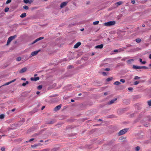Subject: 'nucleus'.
Masks as SVG:
<instances>
[{
    "label": "nucleus",
    "instance_id": "1",
    "mask_svg": "<svg viewBox=\"0 0 151 151\" xmlns=\"http://www.w3.org/2000/svg\"><path fill=\"white\" fill-rule=\"evenodd\" d=\"M128 128H126L120 130L118 133V135H121L125 134L128 130Z\"/></svg>",
    "mask_w": 151,
    "mask_h": 151
},
{
    "label": "nucleus",
    "instance_id": "2",
    "mask_svg": "<svg viewBox=\"0 0 151 151\" xmlns=\"http://www.w3.org/2000/svg\"><path fill=\"white\" fill-rule=\"evenodd\" d=\"M116 22L114 21H111L106 22L104 23V25L106 26H109L114 25Z\"/></svg>",
    "mask_w": 151,
    "mask_h": 151
},
{
    "label": "nucleus",
    "instance_id": "3",
    "mask_svg": "<svg viewBox=\"0 0 151 151\" xmlns=\"http://www.w3.org/2000/svg\"><path fill=\"white\" fill-rule=\"evenodd\" d=\"M16 37L17 35H15L14 36H11L9 37L8 39L7 43H6V45H9L10 43V42Z\"/></svg>",
    "mask_w": 151,
    "mask_h": 151
},
{
    "label": "nucleus",
    "instance_id": "4",
    "mask_svg": "<svg viewBox=\"0 0 151 151\" xmlns=\"http://www.w3.org/2000/svg\"><path fill=\"white\" fill-rule=\"evenodd\" d=\"M40 50H36L32 52L31 53V56L30 57H31L32 56H34L37 55L38 53L40 51Z\"/></svg>",
    "mask_w": 151,
    "mask_h": 151
},
{
    "label": "nucleus",
    "instance_id": "5",
    "mask_svg": "<svg viewBox=\"0 0 151 151\" xmlns=\"http://www.w3.org/2000/svg\"><path fill=\"white\" fill-rule=\"evenodd\" d=\"M44 39V37H40L37 39H36V40H35V41H34L32 43V44H33L36 42H37L38 41H39V40H42Z\"/></svg>",
    "mask_w": 151,
    "mask_h": 151
},
{
    "label": "nucleus",
    "instance_id": "6",
    "mask_svg": "<svg viewBox=\"0 0 151 151\" xmlns=\"http://www.w3.org/2000/svg\"><path fill=\"white\" fill-rule=\"evenodd\" d=\"M27 70V68L26 67H24L21 69L19 71V73H23L25 72Z\"/></svg>",
    "mask_w": 151,
    "mask_h": 151
},
{
    "label": "nucleus",
    "instance_id": "7",
    "mask_svg": "<svg viewBox=\"0 0 151 151\" xmlns=\"http://www.w3.org/2000/svg\"><path fill=\"white\" fill-rule=\"evenodd\" d=\"M62 105L61 104H60L59 105L56 106L54 109V111H57L59 109H60Z\"/></svg>",
    "mask_w": 151,
    "mask_h": 151
},
{
    "label": "nucleus",
    "instance_id": "8",
    "mask_svg": "<svg viewBox=\"0 0 151 151\" xmlns=\"http://www.w3.org/2000/svg\"><path fill=\"white\" fill-rule=\"evenodd\" d=\"M40 79L39 77H37L35 78L32 77L30 78V80L32 81H37L38 80Z\"/></svg>",
    "mask_w": 151,
    "mask_h": 151
},
{
    "label": "nucleus",
    "instance_id": "9",
    "mask_svg": "<svg viewBox=\"0 0 151 151\" xmlns=\"http://www.w3.org/2000/svg\"><path fill=\"white\" fill-rule=\"evenodd\" d=\"M117 99V98H115L111 100L108 103V104L109 105H110L114 103L115 101Z\"/></svg>",
    "mask_w": 151,
    "mask_h": 151
},
{
    "label": "nucleus",
    "instance_id": "10",
    "mask_svg": "<svg viewBox=\"0 0 151 151\" xmlns=\"http://www.w3.org/2000/svg\"><path fill=\"white\" fill-rule=\"evenodd\" d=\"M81 44L80 42H79L76 43L74 46V48H77Z\"/></svg>",
    "mask_w": 151,
    "mask_h": 151
},
{
    "label": "nucleus",
    "instance_id": "11",
    "mask_svg": "<svg viewBox=\"0 0 151 151\" xmlns=\"http://www.w3.org/2000/svg\"><path fill=\"white\" fill-rule=\"evenodd\" d=\"M68 2H64L61 3L60 7L61 8H62L65 6L67 4Z\"/></svg>",
    "mask_w": 151,
    "mask_h": 151
},
{
    "label": "nucleus",
    "instance_id": "12",
    "mask_svg": "<svg viewBox=\"0 0 151 151\" xmlns=\"http://www.w3.org/2000/svg\"><path fill=\"white\" fill-rule=\"evenodd\" d=\"M103 44H101L100 45H98L95 47V48L96 49H101L103 48Z\"/></svg>",
    "mask_w": 151,
    "mask_h": 151
},
{
    "label": "nucleus",
    "instance_id": "13",
    "mask_svg": "<svg viewBox=\"0 0 151 151\" xmlns=\"http://www.w3.org/2000/svg\"><path fill=\"white\" fill-rule=\"evenodd\" d=\"M23 2L26 4H27L28 3L31 4L32 2V0L29 1V0H24Z\"/></svg>",
    "mask_w": 151,
    "mask_h": 151
},
{
    "label": "nucleus",
    "instance_id": "14",
    "mask_svg": "<svg viewBox=\"0 0 151 151\" xmlns=\"http://www.w3.org/2000/svg\"><path fill=\"white\" fill-rule=\"evenodd\" d=\"M26 16V13H23L21 14L20 16V17L22 18H23L25 17Z\"/></svg>",
    "mask_w": 151,
    "mask_h": 151
},
{
    "label": "nucleus",
    "instance_id": "15",
    "mask_svg": "<svg viewBox=\"0 0 151 151\" xmlns=\"http://www.w3.org/2000/svg\"><path fill=\"white\" fill-rule=\"evenodd\" d=\"M123 3V2L122 1H119L115 3V4L117 6H119L122 4Z\"/></svg>",
    "mask_w": 151,
    "mask_h": 151
},
{
    "label": "nucleus",
    "instance_id": "16",
    "mask_svg": "<svg viewBox=\"0 0 151 151\" xmlns=\"http://www.w3.org/2000/svg\"><path fill=\"white\" fill-rule=\"evenodd\" d=\"M140 66L134 65L133 66V68L134 69H140Z\"/></svg>",
    "mask_w": 151,
    "mask_h": 151
},
{
    "label": "nucleus",
    "instance_id": "17",
    "mask_svg": "<svg viewBox=\"0 0 151 151\" xmlns=\"http://www.w3.org/2000/svg\"><path fill=\"white\" fill-rule=\"evenodd\" d=\"M120 84H121V83L118 81H115L114 83V85H119Z\"/></svg>",
    "mask_w": 151,
    "mask_h": 151
},
{
    "label": "nucleus",
    "instance_id": "18",
    "mask_svg": "<svg viewBox=\"0 0 151 151\" xmlns=\"http://www.w3.org/2000/svg\"><path fill=\"white\" fill-rule=\"evenodd\" d=\"M141 41V39L140 38H137L135 40V41L137 43L140 42Z\"/></svg>",
    "mask_w": 151,
    "mask_h": 151
},
{
    "label": "nucleus",
    "instance_id": "19",
    "mask_svg": "<svg viewBox=\"0 0 151 151\" xmlns=\"http://www.w3.org/2000/svg\"><path fill=\"white\" fill-rule=\"evenodd\" d=\"M50 149L49 148H47L43 149L40 151H50Z\"/></svg>",
    "mask_w": 151,
    "mask_h": 151
},
{
    "label": "nucleus",
    "instance_id": "20",
    "mask_svg": "<svg viewBox=\"0 0 151 151\" xmlns=\"http://www.w3.org/2000/svg\"><path fill=\"white\" fill-rule=\"evenodd\" d=\"M134 61V60L132 59H130L128 60L127 61V63L129 64H130L132 62H133Z\"/></svg>",
    "mask_w": 151,
    "mask_h": 151
},
{
    "label": "nucleus",
    "instance_id": "21",
    "mask_svg": "<svg viewBox=\"0 0 151 151\" xmlns=\"http://www.w3.org/2000/svg\"><path fill=\"white\" fill-rule=\"evenodd\" d=\"M55 122L54 120H52L49 121L48 122V124H52L54 123Z\"/></svg>",
    "mask_w": 151,
    "mask_h": 151
},
{
    "label": "nucleus",
    "instance_id": "22",
    "mask_svg": "<svg viewBox=\"0 0 151 151\" xmlns=\"http://www.w3.org/2000/svg\"><path fill=\"white\" fill-rule=\"evenodd\" d=\"M99 23V21H96L94 22L93 23V24L94 25H96L98 24Z\"/></svg>",
    "mask_w": 151,
    "mask_h": 151
},
{
    "label": "nucleus",
    "instance_id": "23",
    "mask_svg": "<svg viewBox=\"0 0 151 151\" xmlns=\"http://www.w3.org/2000/svg\"><path fill=\"white\" fill-rule=\"evenodd\" d=\"M23 8L24 9H26V10H27L29 9V7L28 6L25 5L23 6Z\"/></svg>",
    "mask_w": 151,
    "mask_h": 151
},
{
    "label": "nucleus",
    "instance_id": "24",
    "mask_svg": "<svg viewBox=\"0 0 151 151\" xmlns=\"http://www.w3.org/2000/svg\"><path fill=\"white\" fill-rule=\"evenodd\" d=\"M4 115L3 114H1L0 115V119H3L4 118Z\"/></svg>",
    "mask_w": 151,
    "mask_h": 151
},
{
    "label": "nucleus",
    "instance_id": "25",
    "mask_svg": "<svg viewBox=\"0 0 151 151\" xmlns=\"http://www.w3.org/2000/svg\"><path fill=\"white\" fill-rule=\"evenodd\" d=\"M42 85H40L38 86L37 88L38 90H40L42 88Z\"/></svg>",
    "mask_w": 151,
    "mask_h": 151
},
{
    "label": "nucleus",
    "instance_id": "26",
    "mask_svg": "<svg viewBox=\"0 0 151 151\" xmlns=\"http://www.w3.org/2000/svg\"><path fill=\"white\" fill-rule=\"evenodd\" d=\"M112 79V78H110V77H109V78H108L107 79H106V81H110Z\"/></svg>",
    "mask_w": 151,
    "mask_h": 151
},
{
    "label": "nucleus",
    "instance_id": "27",
    "mask_svg": "<svg viewBox=\"0 0 151 151\" xmlns=\"http://www.w3.org/2000/svg\"><path fill=\"white\" fill-rule=\"evenodd\" d=\"M147 103L149 106H151V100L148 101Z\"/></svg>",
    "mask_w": 151,
    "mask_h": 151
},
{
    "label": "nucleus",
    "instance_id": "28",
    "mask_svg": "<svg viewBox=\"0 0 151 151\" xmlns=\"http://www.w3.org/2000/svg\"><path fill=\"white\" fill-rule=\"evenodd\" d=\"M21 60V58L20 57H19L17 58L16 59V60L18 61H20Z\"/></svg>",
    "mask_w": 151,
    "mask_h": 151
},
{
    "label": "nucleus",
    "instance_id": "29",
    "mask_svg": "<svg viewBox=\"0 0 151 151\" xmlns=\"http://www.w3.org/2000/svg\"><path fill=\"white\" fill-rule=\"evenodd\" d=\"M140 78L139 77H138V76H135L134 78V79L135 80H138Z\"/></svg>",
    "mask_w": 151,
    "mask_h": 151
},
{
    "label": "nucleus",
    "instance_id": "30",
    "mask_svg": "<svg viewBox=\"0 0 151 151\" xmlns=\"http://www.w3.org/2000/svg\"><path fill=\"white\" fill-rule=\"evenodd\" d=\"M147 67L145 66H140V69H147Z\"/></svg>",
    "mask_w": 151,
    "mask_h": 151
},
{
    "label": "nucleus",
    "instance_id": "31",
    "mask_svg": "<svg viewBox=\"0 0 151 151\" xmlns=\"http://www.w3.org/2000/svg\"><path fill=\"white\" fill-rule=\"evenodd\" d=\"M140 149V147L139 146H137L135 148V150L136 151H138Z\"/></svg>",
    "mask_w": 151,
    "mask_h": 151
},
{
    "label": "nucleus",
    "instance_id": "32",
    "mask_svg": "<svg viewBox=\"0 0 151 151\" xmlns=\"http://www.w3.org/2000/svg\"><path fill=\"white\" fill-rule=\"evenodd\" d=\"M9 9V8L8 7L4 9V11L5 12H8Z\"/></svg>",
    "mask_w": 151,
    "mask_h": 151
},
{
    "label": "nucleus",
    "instance_id": "33",
    "mask_svg": "<svg viewBox=\"0 0 151 151\" xmlns=\"http://www.w3.org/2000/svg\"><path fill=\"white\" fill-rule=\"evenodd\" d=\"M139 82L138 81H135L134 82V85H137L139 84Z\"/></svg>",
    "mask_w": 151,
    "mask_h": 151
},
{
    "label": "nucleus",
    "instance_id": "34",
    "mask_svg": "<svg viewBox=\"0 0 151 151\" xmlns=\"http://www.w3.org/2000/svg\"><path fill=\"white\" fill-rule=\"evenodd\" d=\"M11 83L10 81V82H7V83H5L4 85L3 86H4L8 85H9V84H10Z\"/></svg>",
    "mask_w": 151,
    "mask_h": 151
},
{
    "label": "nucleus",
    "instance_id": "35",
    "mask_svg": "<svg viewBox=\"0 0 151 151\" xmlns=\"http://www.w3.org/2000/svg\"><path fill=\"white\" fill-rule=\"evenodd\" d=\"M11 0H7L6 2V4H8L9 3L11 2Z\"/></svg>",
    "mask_w": 151,
    "mask_h": 151
},
{
    "label": "nucleus",
    "instance_id": "36",
    "mask_svg": "<svg viewBox=\"0 0 151 151\" xmlns=\"http://www.w3.org/2000/svg\"><path fill=\"white\" fill-rule=\"evenodd\" d=\"M120 81L123 83H124L125 82V80L123 79H121Z\"/></svg>",
    "mask_w": 151,
    "mask_h": 151
},
{
    "label": "nucleus",
    "instance_id": "37",
    "mask_svg": "<svg viewBox=\"0 0 151 151\" xmlns=\"http://www.w3.org/2000/svg\"><path fill=\"white\" fill-rule=\"evenodd\" d=\"M102 74L104 76H106L107 75L106 73L104 72H103L102 73Z\"/></svg>",
    "mask_w": 151,
    "mask_h": 151
},
{
    "label": "nucleus",
    "instance_id": "38",
    "mask_svg": "<svg viewBox=\"0 0 151 151\" xmlns=\"http://www.w3.org/2000/svg\"><path fill=\"white\" fill-rule=\"evenodd\" d=\"M110 70V69L109 68H105L104 70L106 71H109Z\"/></svg>",
    "mask_w": 151,
    "mask_h": 151
},
{
    "label": "nucleus",
    "instance_id": "39",
    "mask_svg": "<svg viewBox=\"0 0 151 151\" xmlns=\"http://www.w3.org/2000/svg\"><path fill=\"white\" fill-rule=\"evenodd\" d=\"M1 150L2 151H4L5 150V148L4 147H1Z\"/></svg>",
    "mask_w": 151,
    "mask_h": 151
},
{
    "label": "nucleus",
    "instance_id": "40",
    "mask_svg": "<svg viewBox=\"0 0 151 151\" xmlns=\"http://www.w3.org/2000/svg\"><path fill=\"white\" fill-rule=\"evenodd\" d=\"M128 89L129 91H132L133 90V88L132 87L128 88Z\"/></svg>",
    "mask_w": 151,
    "mask_h": 151
},
{
    "label": "nucleus",
    "instance_id": "41",
    "mask_svg": "<svg viewBox=\"0 0 151 151\" xmlns=\"http://www.w3.org/2000/svg\"><path fill=\"white\" fill-rule=\"evenodd\" d=\"M34 138H31L29 140V142H31V141H33V140H34Z\"/></svg>",
    "mask_w": 151,
    "mask_h": 151
},
{
    "label": "nucleus",
    "instance_id": "42",
    "mask_svg": "<svg viewBox=\"0 0 151 151\" xmlns=\"http://www.w3.org/2000/svg\"><path fill=\"white\" fill-rule=\"evenodd\" d=\"M15 109H12L11 111H9V112H10L11 111L13 112V111H15Z\"/></svg>",
    "mask_w": 151,
    "mask_h": 151
},
{
    "label": "nucleus",
    "instance_id": "43",
    "mask_svg": "<svg viewBox=\"0 0 151 151\" xmlns=\"http://www.w3.org/2000/svg\"><path fill=\"white\" fill-rule=\"evenodd\" d=\"M131 3L133 4H134L135 3L134 0H131Z\"/></svg>",
    "mask_w": 151,
    "mask_h": 151
},
{
    "label": "nucleus",
    "instance_id": "44",
    "mask_svg": "<svg viewBox=\"0 0 151 151\" xmlns=\"http://www.w3.org/2000/svg\"><path fill=\"white\" fill-rule=\"evenodd\" d=\"M21 80L23 81H26V79L25 78H21Z\"/></svg>",
    "mask_w": 151,
    "mask_h": 151
},
{
    "label": "nucleus",
    "instance_id": "45",
    "mask_svg": "<svg viewBox=\"0 0 151 151\" xmlns=\"http://www.w3.org/2000/svg\"><path fill=\"white\" fill-rule=\"evenodd\" d=\"M54 99L56 100H54V101H55V102H57V101H59L58 99H56L55 98Z\"/></svg>",
    "mask_w": 151,
    "mask_h": 151
},
{
    "label": "nucleus",
    "instance_id": "46",
    "mask_svg": "<svg viewBox=\"0 0 151 151\" xmlns=\"http://www.w3.org/2000/svg\"><path fill=\"white\" fill-rule=\"evenodd\" d=\"M16 79H14V80H12V81H10V82H11V83H13V82H14L15 81H16Z\"/></svg>",
    "mask_w": 151,
    "mask_h": 151
},
{
    "label": "nucleus",
    "instance_id": "47",
    "mask_svg": "<svg viewBox=\"0 0 151 151\" xmlns=\"http://www.w3.org/2000/svg\"><path fill=\"white\" fill-rule=\"evenodd\" d=\"M26 85V83H23L22 84V86H25Z\"/></svg>",
    "mask_w": 151,
    "mask_h": 151
},
{
    "label": "nucleus",
    "instance_id": "48",
    "mask_svg": "<svg viewBox=\"0 0 151 151\" xmlns=\"http://www.w3.org/2000/svg\"><path fill=\"white\" fill-rule=\"evenodd\" d=\"M146 63V62L145 61H142V62L141 63L143 64H145V63Z\"/></svg>",
    "mask_w": 151,
    "mask_h": 151
},
{
    "label": "nucleus",
    "instance_id": "49",
    "mask_svg": "<svg viewBox=\"0 0 151 151\" xmlns=\"http://www.w3.org/2000/svg\"><path fill=\"white\" fill-rule=\"evenodd\" d=\"M57 150V148H54L52 149V150L53 151H55V150Z\"/></svg>",
    "mask_w": 151,
    "mask_h": 151
},
{
    "label": "nucleus",
    "instance_id": "50",
    "mask_svg": "<svg viewBox=\"0 0 151 151\" xmlns=\"http://www.w3.org/2000/svg\"><path fill=\"white\" fill-rule=\"evenodd\" d=\"M45 106H42V108H41V110H43L45 108Z\"/></svg>",
    "mask_w": 151,
    "mask_h": 151
},
{
    "label": "nucleus",
    "instance_id": "51",
    "mask_svg": "<svg viewBox=\"0 0 151 151\" xmlns=\"http://www.w3.org/2000/svg\"><path fill=\"white\" fill-rule=\"evenodd\" d=\"M72 66L71 65H70L68 66V67L69 68H72Z\"/></svg>",
    "mask_w": 151,
    "mask_h": 151
},
{
    "label": "nucleus",
    "instance_id": "52",
    "mask_svg": "<svg viewBox=\"0 0 151 151\" xmlns=\"http://www.w3.org/2000/svg\"><path fill=\"white\" fill-rule=\"evenodd\" d=\"M139 61L140 62L142 63V59H141V58L139 59Z\"/></svg>",
    "mask_w": 151,
    "mask_h": 151
},
{
    "label": "nucleus",
    "instance_id": "53",
    "mask_svg": "<svg viewBox=\"0 0 151 151\" xmlns=\"http://www.w3.org/2000/svg\"><path fill=\"white\" fill-rule=\"evenodd\" d=\"M114 52H118V50H114Z\"/></svg>",
    "mask_w": 151,
    "mask_h": 151
},
{
    "label": "nucleus",
    "instance_id": "54",
    "mask_svg": "<svg viewBox=\"0 0 151 151\" xmlns=\"http://www.w3.org/2000/svg\"><path fill=\"white\" fill-rule=\"evenodd\" d=\"M27 85L29 83V82L28 81H26L25 83Z\"/></svg>",
    "mask_w": 151,
    "mask_h": 151
},
{
    "label": "nucleus",
    "instance_id": "55",
    "mask_svg": "<svg viewBox=\"0 0 151 151\" xmlns=\"http://www.w3.org/2000/svg\"><path fill=\"white\" fill-rule=\"evenodd\" d=\"M84 30V28H82V29H81L80 30L81 31H83Z\"/></svg>",
    "mask_w": 151,
    "mask_h": 151
},
{
    "label": "nucleus",
    "instance_id": "56",
    "mask_svg": "<svg viewBox=\"0 0 151 151\" xmlns=\"http://www.w3.org/2000/svg\"><path fill=\"white\" fill-rule=\"evenodd\" d=\"M40 92L39 91H37L36 93V94H38L40 93Z\"/></svg>",
    "mask_w": 151,
    "mask_h": 151
},
{
    "label": "nucleus",
    "instance_id": "57",
    "mask_svg": "<svg viewBox=\"0 0 151 151\" xmlns=\"http://www.w3.org/2000/svg\"><path fill=\"white\" fill-rule=\"evenodd\" d=\"M149 58L151 59V54H150V55H149Z\"/></svg>",
    "mask_w": 151,
    "mask_h": 151
},
{
    "label": "nucleus",
    "instance_id": "58",
    "mask_svg": "<svg viewBox=\"0 0 151 151\" xmlns=\"http://www.w3.org/2000/svg\"><path fill=\"white\" fill-rule=\"evenodd\" d=\"M148 124H145L144 125L145 126L147 127L148 126Z\"/></svg>",
    "mask_w": 151,
    "mask_h": 151
},
{
    "label": "nucleus",
    "instance_id": "59",
    "mask_svg": "<svg viewBox=\"0 0 151 151\" xmlns=\"http://www.w3.org/2000/svg\"><path fill=\"white\" fill-rule=\"evenodd\" d=\"M71 101L72 102H74V100H73V99H71Z\"/></svg>",
    "mask_w": 151,
    "mask_h": 151
},
{
    "label": "nucleus",
    "instance_id": "60",
    "mask_svg": "<svg viewBox=\"0 0 151 151\" xmlns=\"http://www.w3.org/2000/svg\"><path fill=\"white\" fill-rule=\"evenodd\" d=\"M95 54V53L94 52H92V53L91 55H93Z\"/></svg>",
    "mask_w": 151,
    "mask_h": 151
},
{
    "label": "nucleus",
    "instance_id": "61",
    "mask_svg": "<svg viewBox=\"0 0 151 151\" xmlns=\"http://www.w3.org/2000/svg\"><path fill=\"white\" fill-rule=\"evenodd\" d=\"M107 93H106V92H105V93H104V95H107Z\"/></svg>",
    "mask_w": 151,
    "mask_h": 151
},
{
    "label": "nucleus",
    "instance_id": "62",
    "mask_svg": "<svg viewBox=\"0 0 151 151\" xmlns=\"http://www.w3.org/2000/svg\"><path fill=\"white\" fill-rule=\"evenodd\" d=\"M40 142H43V140H41Z\"/></svg>",
    "mask_w": 151,
    "mask_h": 151
},
{
    "label": "nucleus",
    "instance_id": "63",
    "mask_svg": "<svg viewBox=\"0 0 151 151\" xmlns=\"http://www.w3.org/2000/svg\"><path fill=\"white\" fill-rule=\"evenodd\" d=\"M110 40V39L109 38H108L107 39V40L109 41Z\"/></svg>",
    "mask_w": 151,
    "mask_h": 151
},
{
    "label": "nucleus",
    "instance_id": "64",
    "mask_svg": "<svg viewBox=\"0 0 151 151\" xmlns=\"http://www.w3.org/2000/svg\"><path fill=\"white\" fill-rule=\"evenodd\" d=\"M142 26L143 27H145V25L143 24L142 25Z\"/></svg>",
    "mask_w": 151,
    "mask_h": 151
}]
</instances>
